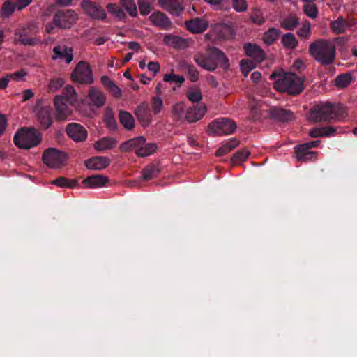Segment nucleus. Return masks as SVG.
Instances as JSON below:
<instances>
[{"instance_id":"obj_18","label":"nucleus","mask_w":357,"mask_h":357,"mask_svg":"<svg viewBox=\"0 0 357 357\" xmlns=\"http://www.w3.org/2000/svg\"><path fill=\"white\" fill-rule=\"evenodd\" d=\"M186 29L191 33H200L208 26V22L202 18L195 17L185 22Z\"/></svg>"},{"instance_id":"obj_38","label":"nucleus","mask_w":357,"mask_h":357,"mask_svg":"<svg viewBox=\"0 0 357 357\" xmlns=\"http://www.w3.org/2000/svg\"><path fill=\"white\" fill-rule=\"evenodd\" d=\"M281 43L286 49L294 50L298 46V40L291 33H284L281 38Z\"/></svg>"},{"instance_id":"obj_41","label":"nucleus","mask_w":357,"mask_h":357,"mask_svg":"<svg viewBox=\"0 0 357 357\" xmlns=\"http://www.w3.org/2000/svg\"><path fill=\"white\" fill-rule=\"evenodd\" d=\"M281 31L280 29L275 28H270L263 35V40L266 45H271L275 43Z\"/></svg>"},{"instance_id":"obj_57","label":"nucleus","mask_w":357,"mask_h":357,"mask_svg":"<svg viewBox=\"0 0 357 357\" xmlns=\"http://www.w3.org/2000/svg\"><path fill=\"white\" fill-rule=\"evenodd\" d=\"M139 8L141 15L144 16L147 15L151 10L149 3L144 0L139 1Z\"/></svg>"},{"instance_id":"obj_60","label":"nucleus","mask_w":357,"mask_h":357,"mask_svg":"<svg viewBox=\"0 0 357 357\" xmlns=\"http://www.w3.org/2000/svg\"><path fill=\"white\" fill-rule=\"evenodd\" d=\"M147 68L150 72H152L154 76L160 70V65L158 62L151 61L148 63Z\"/></svg>"},{"instance_id":"obj_3","label":"nucleus","mask_w":357,"mask_h":357,"mask_svg":"<svg viewBox=\"0 0 357 357\" xmlns=\"http://www.w3.org/2000/svg\"><path fill=\"white\" fill-rule=\"evenodd\" d=\"M194 61L201 68L213 72L219 64L224 70L229 69L230 64L225 53L216 47H208L206 54H197L193 56Z\"/></svg>"},{"instance_id":"obj_23","label":"nucleus","mask_w":357,"mask_h":357,"mask_svg":"<svg viewBox=\"0 0 357 357\" xmlns=\"http://www.w3.org/2000/svg\"><path fill=\"white\" fill-rule=\"evenodd\" d=\"M54 106L56 113V119L58 120L66 119L70 114V109L64 101V98L56 96L54 99Z\"/></svg>"},{"instance_id":"obj_32","label":"nucleus","mask_w":357,"mask_h":357,"mask_svg":"<svg viewBox=\"0 0 357 357\" xmlns=\"http://www.w3.org/2000/svg\"><path fill=\"white\" fill-rule=\"evenodd\" d=\"M347 27L348 22L342 16H339L337 20L330 22L331 29L336 34L344 33Z\"/></svg>"},{"instance_id":"obj_35","label":"nucleus","mask_w":357,"mask_h":357,"mask_svg":"<svg viewBox=\"0 0 357 357\" xmlns=\"http://www.w3.org/2000/svg\"><path fill=\"white\" fill-rule=\"evenodd\" d=\"M157 144L155 143H146L142 144L135 151V154L138 157L144 158L153 154L157 150Z\"/></svg>"},{"instance_id":"obj_27","label":"nucleus","mask_w":357,"mask_h":357,"mask_svg":"<svg viewBox=\"0 0 357 357\" xmlns=\"http://www.w3.org/2000/svg\"><path fill=\"white\" fill-rule=\"evenodd\" d=\"M145 142L146 139L143 136L132 138L122 143L120 146V150L123 152H129L133 149L136 151L142 144H144Z\"/></svg>"},{"instance_id":"obj_26","label":"nucleus","mask_w":357,"mask_h":357,"mask_svg":"<svg viewBox=\"0 0 357 357\" xmlns=\"http://www.w3.org/2000/svg\"><path fill=\"white\" fill-rule=\"evenodd\" d=\"M303 144L295 146L296 158L301 161L312 160L317 157V152L310 151V148L303 147Z\"/></svg>"},{"instance_id":"obj_33","label":"nucleus","mask_w":357,"mask_h":357,"mask_svg":"<svg viewBox=\"0 0 357 357\" xmlns=\"http://www.w3.org/2000/svg\"><path fill=\"white\" fill-rule=\"evenodd\" d=\"M102 84L104 86L114 95L116 98H120L122 95L121 90L115 83L108 77L104 75L101 77Z\"/></svg>"},{"instance_id":"obj_6","label":"nucleus","mask_w":357,"mask_h":357,"mask_svg":"<svg viewBox=\"0 0 357 357\" xmlns=\"http://www.w3.org/2000/svg\"><path fill=\"white\" fill-rule=\"evenodd\" d=\"M38 32V28L33 22H29L17 29L14 32L13 40L16 44H22L25 46H35L40 40L33 37Z\"/></svg>"},{"instance_id":"obj_45","label":"nucleus","mask_w":357,"mask_h":357,"mask_svg":"<svg viewBox=\"0 0 357 357\" xmlns=\"http://www.w3.org/2000/svg\"><path fill=\"white\" fill-rule=\"evenodd\" d=\"M352 80V76L350 73L341 74L335 79V84L340 88L347 86Z\"/></svg>"},{"instance_id":"obj_52","label":"nucleus","mask_w":357,"mask_h":357,"mask_svg":"<svg viewBox=\"0 0 357 357\" xmlns=\"http://www.w3.org/2000/svg\"><path fill=\"white\" fill-rule=\"evenodd\" d=\"M151 106L155 114H158L163 107V102L159 96H154L151 100Z\"/></svg>"},{"instance_id":"obj_8","label":"nucleus","mask_w":357,"mask_h":357,"mask_svg":"<svg viewBox=\"0 0 357 357\" xmlns=\"http://www.w3.org/2000/svg\"><path fill=\"white\" fill-rule=\"evenodd\" d=\"M72 80L79 84H91L93 76L89 64L86 61H79L71 74Z\"/></svg>"},{"instance_id":"obj_7","label":"nucleus","mask_w":357,"mask_h":357,"mask_svg":"<svg viewBox=\"0 0 357 357\" xmlns=\"http://www.w3.org/2000/svg\"><path fill=\"white\" fill-rule=\"evenodd\" d=\"M208 129L217 136L231 135L236 129V123L229 118H218L208 125Z\"/></svg>"},{"instance_id":"obj_22","label":"nucleus","mask_w":357,"mask_h":357,"mask_svg":"<svg viewBox=\"0 0 357 357\" xmlns=\"http://www.w3.org/2000/svg\"><path fill=\"white\" fill-rule=\"evenodd\" d=\"M54 55L52 56L53 60L60 59L65 60L66 63H70L73 59V50L68 49L66 46L57 45L53 49Z\"/></svg>"},{"instance_id":"obj_4","label":"nucleus","mask_w":357,"mask_h":357,"mask_svg":"<svg viewBox=\"0 0 357 357\" xmlns=\"http://www.w3.org/2000/svg\"><path fill=\"white\" fill-rule=\"evenodd\" d=\"M309 53L321 66H330L335 60L336 47L330 40L318 39L310 44Z\"/></svg>"},{"instance_id":"obj_14","label":"nucleus","mask_w":357,"mask_h":357,"mask_svg":"<svg viewBox=\"0 0 357 357\" xmlns=\"http://www.w3.org/2000/svg\"><path fill=\"white\" fill-rule=\"evenodd\" d=\"M243 49L245 54L256 63H261L266 59V53L257 44L247 43L244 44Z\"/></svg>"},{"instance_id":"obj_56","label":"nucleus","mask_w":357,"mask_h":357,"mask_svg":"<svg viewBox=\"0 0 357 357\" xmlns=\"http://www.w3.org/2000/svg\"><path fill=\"white\" fill-rule=\"evenodd\" d=\"M17 7L16 4L8 1H6L2 6V12L6 15H11Z\"/></svg>"},{"instance_id":"obj_1","label":"nucleus","mask_w":357,"mask_h":357,"mask_svg":"<svg viewBox=\"0 0 357 357\" xmlns=\"http://www.w3.org/2000/svg\"><path fill=\"white\" fill-rule=\"evenodd\" d=\"M347 116L346 107L341 103L324 102L314 105L309 119L316 123L340 121Z\"/></svg>"},{"instance_id":"obj_20","label":"nucleus","mask_w":357,"mask_h":357,"mask_svg":"<svg viewBox=\"0 0 357 357\" xmlns=\"http://www.w3.org/2000/svg\"><path fill=\"white\" fill-rule=\"evenodd\" d=\"M206 110V107L204 105H193L187 109L185 119L190 123L195 122L204 116Z\"/></svg>"},{"instance_id":"obj_47","label":"nucleus","mask_w":357,"mask_h":357,"mask_svg":"<svg viewBox=\"0 0 357 357\" xmlns=\"http://www.w3.org/2000/svg\"><path fill=\"white\" fill-rule=\"evenodd\" d=\"M250 151L246 149L238 151L232 157L231 162L233 164H238L245 161L249 156Z\"/></svg>"},{"instance_id":"obj_15","label":"nucleus","mask_w":357,"mask_h":357,"mask_svg":"<svg viewBox=\"0 0 357 357\" xmlns=\"http://www.w3.org/2000/svg\"><path fill=\"white\" fill-rule=\"evenodd\" d=\"M268 114L271 119L281 122H288L294 117L291 111L278 107H271Z\"/></svg>"},{"instance_id":"obj_2","label":"nucleus","mask_w":357,"mask_h":357,"mask_svg":"<svg viewBox=\"0 0 357 357\" xmlns=\"http://www.w3.org/2000/svg\"><path fill=\"white\" fill-rule=\"evenodd\" d=\"M274 80V88L291 96H298L304 89V78L293 73H284L283 70L274 71L270 77Z\"/></svg>"},{"instance_id":"obj_63","label":"nucleus","mask_w":357,"mask_h":357,"mask_svg":"<svg viewBox=\"0 0 357 357\" xmlns=\"http://www.w3.org/2000/svg\"><path fill=\"white\" fill-rule=\"evenodd\" d=\"M56 26L54 24L53 21L52 22L47 23L45 24V31L46 33L52 34L54 33V29Z\"/></svg>"},{"instance_id":"obj_53","label":"nucleus","mask_w":357,"mask_h":357,"mask_svg":"<svg viewBox=\"0 0 357 357\" xmlns=\"http://www.w3.org/2000/svg\"><path fill=\"white\" fill-rule=\"evenodd\" d=\"M311 32V25L309 22H305L303 26L298 30L297 34L303 38L309 37Z\"/></svg>"},{"instance_id":"obj_5","label":"nucleus","mask_w":357,"mask_h":357,"mask_svg":"<svg viewBox=\"0 0 357 357\" xmlns=\"http://www.w3.org/2000/svg\"><path fill=\"white\" fill-rule=\"evenodd\" d=\"M15 144L24 149H29L38 146L41 142V135L33 128H20L13 137Z\"/></svg>"},{"instance_id":"obj_28","label":"nucleus","mask_w":357,"mask_h":357,"mask_svg":"<svg viewBox=\"0 0 357 357\" xmlns=\"http://www.w3.org/2000/svg\"><path fill=\"white\" fill-rule=\"evenodd\" d=\"M89 99L90 104L97 107H101L105 105V96L104 93L100 90L91 87L89 92Z\"/></svg>"},{"instance_id":"obj_24","label":"nucleus","mask_w":357,"mask_h":357,"mask_svg":"<svg viewBox=\"0 0 357 357\" xmlns=\"http://www.w3.org/2000/svg\"><path fill=\"white\" fill-rule=\"evenodd\" d=\"M108 182L107 177L100 174L88 176L82 181V183L90 188H101Z\"/></svg>"},{"instance_id":"obj_34","label":"nucleus","mask_w":357,"mask_h":357,"mask_svg":"<svg viewBox=\"0 0 357 357\" xmlns=\"http://www.w3.org/2000/svg\"><path fill=\"white\" fill-rule=\"evenodd\" d=\"M119 119L122 126L128 130H131L135 127V120L132 114L126 111H120Z\"/></svg>"},{"instance_id":"obj_40","label":"nucleus","mask_w":357,"mask_h":357,"mask_svg":"<svg viewBox=\"0 0 357 357\" xmlns=\"http://www.w3.org/2000/svg\"><path fill=\"white\" fill-rule=\"evenodd\" d=\"M64 98V101L73 105L77 102V96L73 86H66L63 90V96H59Z\"/></svg>"},{"instance_id":"obj_16","label":"nucleus","mask_w":357,"mask_h":357,"mask_svg":"<svg viewBox=\"0 0 357 357\" xmlns=\"http://www.w3.org/2000/svg\"><path fill=\"white\" fill-rule=\"evenodd\" d=\"M149 20L152 24L163 30H169L172 27V22L169 17L160 11L153 12L150 16Z\"/></svg>"},{"instance_id":"obj_12","label":"nucleus","mask_w":357,"mask_h":357,"mask_svg":"<svg viewBox=\"0 0 357 357\" xmlns=\"http://www.w3.org/2000/svg\"><path fill=\"white\" fill-rule=\"evenodd\" d=\"M81 6L85 13L96 20H103L106 17L105 11L96 3L90 0H83Z\"/></svg>"},{"instance_id":"obj_39","label":"nucleus","mask_w":357,"mask_h":357,"mask_svg":"<svg viewBox=\"0 0 357 357\" xmlns=\"http://www.w3.org/2000/svg\"><path fill=\"white\" fill-rule=\"evenodd\" d=\"M239 142L236 138L230 139L227 143L223 144L216 151V156H222L227 154L236 148Z\"/></svg>"},{"instance_id":"obj_29","label":"nucleus","mask_w":357,"mask_h":357,"mask_svg":"<svg viewBox=\"0 0 357 357\" xmlns=\"http://www.w3.org/2000/svg\"><path fill=\"white\" fill-rule=\"evenodd\" d=\"M213 31L215 33L217 37L222 40H227L233 38L234 36V29L230 26L225 24L216 25L213 28Z\"/></svg>"},{"instance_id":"obj_46","label":"nucleus","mask_w":357,"mask_h":357,"mask_svg":"<svg viewBox=\"0 0 357 357\" xmlns=\"http://www.w3.org/2000/svg\"><path fill=\"white\" fill-rule=\"evenodd\" d=\"M122 6L126 10L132 17H136L137 9L135 2L132 0H121Z\"/></svg>"},{"instance_id":"obj_25","label":"nucleus","mask_w":357,"mask_h":357,"mask_svg":"<svg viewBox=\"0 0 357 357\" xmlns=\"http://www.w3.org/2000/svg\"><path fill=\"white\" fill-rule=\"evenodd\" d=\"M336 133L337 128L331 126L314 128L309 132L310 136L314 138L335 136Z\"/></svg>"},{"instance_id":"obj_21","label":"nucleus","mask_w":357,"mask_h":357,"mask_svg":"<svg viewBox=\"0 0 357 357\" xmlns=\"http://www.w3.org/2000/svg\"><path fill=\"white\" fill-rule=\"evenodd\" d=\"M110 160L107 157L96 156L85 161V165L89 169L102 170L109 166Z\"/></svg>"},{"instance_id":"obj_11","label":"nucleus","mask_w":357,"mask_h":357,"mask_svg":"<svg viewBox=\"0 0 357 357\" xmlns=\"http://www.w3.org/2000/svg\"><path fill=\"white\" fill-rule=\"evenodd\" d=\"M66 135L76 142H84L88 136L86 129L79 123H70L66 127Z\"/></svg>"},{"instance_id":"obj_9","label":"nucleus","mask_w":357,"mask_h":357,"mask_svg":"<svg viewBox=\"0 0 357 357\" xmlns=\"http://www.w3.org/2000/svg\"><path fill=\"white\" fill-rule=\"evenodd\" d=\"M77 19V14L74 10L63 9L54 14L53 22L59 29H69L75 24Z\"/></svg>"},{"instance_id":"obj_55","label":"nucleus","mask_w":357,"mask_h":357,"mask_svg":"<svg viewBox=\"0 0 357 357\" xmlns=\"http://www.w3.org/2000/svg\"><path fill=\"white\" fill-rule=\"evenodd\" d=\"M105 123L110 130H114L117 128L116 121L110 112H107L105 114Z\"/></svg>"},{"instance_id":"obj_13","label":"nucleus","mask_w":357,"mask_h":357,"mask_svg":"<svg viewBox=\"0 0 357 357\" xmlns=\"http://www.w3.org/2000/svg\"><path fill=\"white\" fill-rule=\"evenodd\" d=\"M52 108L50 106L42 107L38 109L36 117L41 129L47 130L52 124Z\"/></svg>"},{"instance_id":"obj_43","label":"nucleus","mask_w":357,"mask_h":357,"mask_svg":"<svg viewBox=\"0 0 357 357\" xmlns=\"http://www.w3.org/2000/svg\"><path fill=\"white\" fill-rule=\"evenodd\" d=\"M52 183L62 188H73L77 185V181L76 179H68L61 176L54 180Z\"/></svg>"},{"instance_id":"obj_50","label":"nucleus","mask_w":357,"mask_h":357,"mask_svg":"<svg viewBox=\"0 0 357 357\" xmlns=\"http://www.w3.org/2000/svg\"><path fill=\"white\" fill-rule=\"evenodd\" d=\"M107 8L109 13L114 14L119 20L123 19L126 16L124 11L116 4L109 3Z\"/></svg>"},{"instance_id":"obj_49","label":"nucleus","mask_w":357,"mask_h":357,"mask_svg":"<svg viewBox=\"0 0 357 357\" xmlns=\"http://www.w3.org/2000/svg\"><path fill=\"white\" fill-rule=\"evenodd\" d=\"M187 97L192 102H198L202 99V93L199 89H190L187 92Z\"/></svg>"},{"instance_id":"obj_64","label":"nucleus","mask_w":357,"mask_h":357,"mask_svg":"<svg viewBox=\"0 0 357 357\" xmlns=\"http://www.w3.org/2000/svg\"><path fill=\"white\" fill-rule=\"evenodd\" d=\"M34 96V93L31 89H26L23 91L22 102H26Z\"/></svg>"},{"instance_id":"obj_30","label":"nucleus","mask_w":357,"mask_h":357,"mask_svg":"<svg viewBox=\"0 0 357 357\" xmlns=\"http://www.w3.org/2000/svg\"><path fill=\"white\" fill-rule=\"evenodd\" d=\"M161 172L158 163H152L146 165L142 171V178L145 181L156 178Z\"/></svg>"},{"instance_id":"obj_48","label":"nucleus","mask_w":357,"mask_h":357,"mask_svg":"<svg viewBox=\"0 0 357 357\" xmlns=\"http://www.w3.org/2000/svg\"><path fill=\"white\" fill-rule=\"evenodd\" d=\"M240 67L242 74L247 77L249 73L255 68L254 62L249 59H242L240 62Z\"/></svg>"},{"instance_id":"obj_54","label":"nucleus","mask_w":357,"mask_h":357,"mask_svg":"<svg viewBox=\"0 0 357 357\" xmlns=\"http://www.w3.org/2000/svg\"><path fill=\"white\" fill-rule=\"evenodd\" d=\"M233 7L237 12H244L248 6L245 0H232Z\"/></svg>"},{"instance_id":"obj_19","label":"nucleus","mask_w":357,"mask_h":357,"mask_svg":"<svg viewBox=\"0 0 357 357\" xmlns=\"http://www.w3.org/2000/svg\"><path fill=\"white\" fill-rule=\"evenodd\" d=\"M159 3L167 12L176 16L180 15L184 9L179 0H159Z\"/></svg>"},{"instance_id":"obj_10","label":"nucleus","mask_w":357,"mask_h":357,"mask_svg":"<svg viewBox=\"0 0 357 357\" xmlns=\"http://www.w3.org/2000/svg\"><path fill=\"white\" fill-rule=\"evenodd\" d=\"M66 160V154L56 148H48L43 154L44 164L52 168L59 167Z\"/></svg>"},{"instance_id":"obj_37","label":"nucleus","mask_w":357,"mask_h":357,"mask_svg":"<svg viewBox=\"0 0 357 357\" xmlns=\"http://www.w3.org/2000/svg\"><path fill=\"white\" fill-rule=\"evenodd\" d=\"M180 67L182 69L187 70L189 79L192 82H196L198 81L199 73L195 66H194L192 64L188 63L185 61H183L180 62Z\"/></svg>"},{"instance_id":"obj_44","label":"nucleus","mask_w":357,"mask_h":357,"mask_svg":"<svg viewBox=\"0 0 357 357\" xmlns=\"http://www.w3.org/2000/svg\"><path fill=\"white\" fill-rule=\"evenodd\" d=\"M304 13L309 17L314 19L318 15V8L313 2L307 3L303 6Z\"/></svg>"},{"instance_id":"obj_17","label":"nucleus","mask_w":357,"mask_h":357,"mask_svg":"<svg viewBox=\"0 0 357 357\" xmlns=\"http://www.w3.org/2000/svg\"><path fill=\"white\" fill-rule=\"evenodd\" d=\"M135 114L143 127L148 126L152 116L147 103L144 102L137 107Z\"/></svg>"},{"instance_id":"obj_61","label":"nucleus","mask_w":357,"mask_h":357,"mask_svg":"<svg viewBox=\"0 0 357 357\" xmlns=\"http://www.w3.org/2000/svg\"><path fill=\"white\" fill-rule=\"evenodd\" d=\"M10 81V76L8 74L0 78V89H4L8 86Z\"/></svg>"},{"instance_id":"obj_42","label":"nucleus","mask_w":357,"mask_h":357,"mask_svg":"<svg viewBox=\"0 0 357 357\" xmlns=\"http://www.w3.org/2000/svg\"><path fill=\"white\" fill-rule=\"evenodd\" d=\"M185 107L183 102L176 103L173 105L172 109V118L174 121H180L184 119Z\"/></svg>"},{"instance_id":"obj_59","label":"nucleus","mask_w":357,"mask_h":357,"mask_svg":"<svg viewBox=\"0 0 357 357\" xmlns=\"http://www.w3.org/2000/svg\"><path fill=\"white\" fill-rule=\"evenodd\" d=\"M181 38L178 36H174L172 35H167L164 38V41L167 44H173L174 45H177L178 44Z\"/></svg>"},{"instance_id":"obj_31","label":"nucleus","mask_w":357,"mask_h":357,"mask_svg":"<svg viewBox=\"0 0 357 357\" xmlns=\"http://www.w3.org/2000/svg\"><path fill=\"white\" fill-rule=\"evenodd\" d=\"M116 140L110 137H105L94 144V148L98 151L112 149L116 145Z\"/></svg>"},{"instance_id":"obj_36","label":"nucleus","mask_w":357,"mask_h":357,"mask_svg":"<svg viewBox=\"0 0 357 357\" xmlns=\"http://www.w3.org/2000/svg\"><path fill=\"white\" fill-rule=\"evenodd\" d=\"M299 20L295 15H289L283 18L280 26L285 30L293 31L298 25Z\"/></svg>"},{"instance_id":"obj_51","label":"nucleus","mask_w":357,"mask_h":357,"mask_svg":"<svg viewBox=\"0 0 357 357\" xmlns=\"http://www.w3.org/2000/svg\"><path fill=\"white\" fill-rule=\"evenodd\" d=\"M164 82H176L181 84L185 81V77L182 75H175L173 73L165 74L163 77Z\"/></svg>"},{"instance_id":"obj_62","label":"nucleus","mask_w":357,"mask_h":357,"mask_svg":"<svg viewBox=\"0 0 357 357\" xmlns=\"http://www.w3.org/2000/svg\"><path fill=\"white\" fill-rule=\"evenodd\" d=\"M32 0H17L16 6L18 10H22L30 4Z\"/></svg>"},{"instance_id":"obj_58","label":"nucleus","mask_w":357,"mask_h":357,"mask_svg":"<svg viewBox=\"0 0 357 357\" xmlns=\"http://www.w3.org/2000/svg\"><path fill=\"white\" fill-rule=\"evenodd\" d=\"M9 76H10V79H14L15 81H20L23 79V77L26 75V72L21 69L20 70L16 71L13 73H8Z\"/></svg>"}]
</instances>
